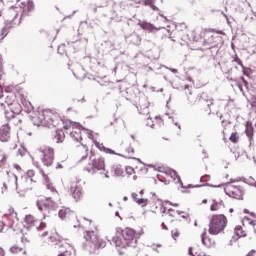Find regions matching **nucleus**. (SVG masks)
<instances>
[{
	"label": "nucleus",
	"instance_id": "f257e3e1",
	"mask_svg": "<svg viewBox=\"0 0 256 256\" xmlns=\"http://www.w3.org/2000/svg\"><path fill=\"white\" fill-rule=\"evenodd\" d=\"M85 243L82 244V249L93 254L99 249H105L107 242L99 237L97 230H88L84 232Z\"/></svg>",
	"mask_w": 256,
	"mask_h": 256
},
{
	"label": "nucleus",
	"instance_id": "f03ea898",
	"mask_svg": "<svg viewBox=\"0 0 256 256\" xmlns=\"http://www.w3.org/2000/svg\"><path fill=\"white\" fill-rule=\"evenodd\" d=\"M112 243L120 249H127V247H137V239H135V230L126 228L121 232H117L116 236L112 238Z\"/></svg>",
	"mask_w": 256,
	"mask_h": 256
},
{
	"label": "nucleus",
	"instance_id": "7ed1b4c3",
	"mask_svg": "<svg viewBox=\"0 0 256 256\" xmlns=\"http://www.w3.org/2000/svg\"><path fill=\"white\" fill-rule=\"evenodd\" d=\"M46 189L52 193L53 197L46 198V202L43 200H38L36 202L39 211H44V217H47V213H51V211L57 209V202H55V200L59 199V192H57V189H55L53 185L46 184Z\"/></svg>",
	"mask_w": 256,
	"mask_h": 256
},
{
	"label": "nucleus",
	"instance_id": "20e7f679",
	"mask_svg": "<svg viewBox=\"0 0 256 256\" xmlns=\"http://www.w3.org/2000/svg\"><path fill=\"white\" fill-rule=\"evenodd\" d=\"M58 121L59 119L57 116L53 115L51 110H42L38 112L37 116L32 117V123L36 125V127H57Z\"/></svg>",
	"mask_w": 256,
	"mask_h": 256
},
{
	"label": "nucleus",
	"instance_id": "39448f33",
	"mask_svg": "<svg viewBox=\"0 0 256 256\" xmlns=\"http://www.w3.org/2000/svg\"><path fill=\"white\" fill-rule=\"evenodd\" d=\"M227 227V217L223 214L213 215L209 223L210 235H219Z\"/></svg>",
	"mask_w": 256,
	"mask_h": 256
},
{
	"label": "nucleus",
	"instance_id": "423d86ee",
	"mask_svg": "<svg viewBox=\"0 0 256 256\" xmlns=\"http://www.w3.org/2000/svg\"><path fill=\"white\" fill-rule=\"evenodd\" d=\"M85 171L91 173V175H95L97 171H105V158L97 157L88 163V166L85 168Z\"/></svg>",
	"mask_w": 256,
	"mask_h": 256
},
{
	"label": "nucleus",
	"instance_id": "0eeeda50",
	"mask_svg": "<svg viewBox=\"0 0 256 256\" xmlns=\"http://www.w3.org/2000/svg\"><path fill=\"white\" fill-rule=\"evenodd\" d=\"M225 194L232 199H238L243 201V195H245V190L241 186H234L229 183H226V188L224 189Z\"/></svg>",
	"mask_w": 256,
	"mask_h": 256
},
{
	"label": "nucleus",
	"instance_id": "6e6552de",
	"mask_svg": "<svg viewBox=\"0 0 256 256\" xmlns=\"http://www.w3.org/2000/svg\"><path fill=\"white\" fill-rule=\"evenodd\" d=\"M39 153H41L42 163L46 167H51V165H53V159L55 156L53 148L47 146L41 147L39 149Z\"/></svg>",
	"mask_w": 256,
	"mask_h": 256
},
{
	"label": "nucleus",
	"instance_id": "1a4fd4ad",
	"mask_svg": "<svg viewBox=\"0 0 256 256\" xmlns=\"http://www.w3.org/2000/svg\"><path fill=\"white\" fill-rule=\"evenodd\" d=\"M188 103L189 105H195L197 101H201L203 105H206V107L209 109L208 115H211V105H213V98L208 97L207 93H202L200 96L198 95L196 98L189 97L188 96Z\"/></svg>",
	"mask_w": 256,
	"mask_h": 256
},
{
	"label": "nucleus",
	"instance_id": "9d476101",
	"mask_svg": "<svg viewBox=\"0 0 256 256\" xmlns=\"http://www.w3.org/2000/svg\"><path fill=\"white\" fill-rule=\"evenodd\" d=\"M21 24V18L18 19L17 22H13V20H6L4 23V27L0 31V41H3L7 35H9V31L15 27V25H20Z\"/></svg>",
	"mask_w": 256,
	"mask_h": 256
},
{
	"label": "nucleus",
	"instance_id": "9b49d317",
	"mask_svg": "<svg viewBox=\"0 0 256 256\" xmlns=\"http://www.w3.org/2000/svg\"><path fill=\"white\" fill-rule=\"evenodd\" d=\"M165 174L171 177L175 183H180L182 189H191L193 186L189 184L188 186L183 185V181L181 180V176L174 169L167 168L165 170Z\"/></svg>",
	"mask_w": 256,
	"mask_h": 256
},
{
	"label": "nucleus",
	"instance_id": "f8f14e48",
	"mask_svg": "<svg viewBox=\"0 0 256 256\" xmlns=\"http://www.w3.org/2000/svg\"><path fill=\"white\" fill-rule=\"evenodd\" d=\"M19 13H21V7L11 6L7 11L6 21H12V23H17V21H19V19H17V17H19Z\"/></svg>",
	"mask_w": 256,
	"mask_h": 256
},
{
	"label": "nucleus",
	"instance_id": "ddd939ff",
	"mask_svg": "<svg viewBox=\"0 0 256 256\" xmlns=\"http://www.w3.org/2000/svg\"><path fill=\"white\" fill-rule=\"evenodd\" d=\"M21 113V105L10 104V110H5V117L8 121H12L14 117H17Z\"/></svg>",
	"mask_w": 256,
	"mask_h": 256
},
{
	"label": "nucleus",
	"instance_id": "4468645a",
	"mask_svg": "<svg viewBox=\"0 0 256 256\" xmlns=\"http://www.w3.org/2000/svg\"><path fill=\"white\" fill-rule=\"evenodd\" d=\"M25 223H27V225H31V227H36L37 231H43V229L47 227V224H45V222L36 221L35 217L31 215H27L25 217Z\"/></svg>",
	"mask_w": 256,
	"mask_h": 256
},
{
	"label": "nucleus",
	"instance_id": "2eb2a0df",
	"mask_svg": "<svg viewBox=\"0 0 256 256\" xmlns=\"http://www.w3.org/2000/svg\"><path fill=\"white\" fill-rule=\"evenodd\" d=\"M11 139V128L9 125H2L0 127V141L7 143Z\"/></svg>",
	"mask_w": 256,
	"mask_h": 256
},
{
	"label": "nucleus",
	"instance_id": "dca6fc26",
	"mask_svg": "<svg viewBox=\"0 0 256 256\" xmlns=\"http://www.w3.org/2000/svg\"><path fill=\"white\" fill-rule=\"evenodd\" d=\"M140 115H149V100L141 98L139 106H136Z\"/></svg>",
	"mask_w": 256,
	"mask_h": 256
},
{
	"label": "nucleus",
	"instance_id": "f3484780",
	"mask_svg": "<svg viewBox=\"0 0 256 256\" xmlns=\"http://www.w3.org/2000/svg\"><path fill=\"white\" fill-rule=\"evenodd\" d=\"M70 192L75 201H79L83 197V188L77 184L71 186Z\"/></svg>",
	"mask_w": 256,
	"mask_h": 256
},
{
	"label": "nucleus",
	"instance_id": "a211bd4d",
	"mask_svg": "<svg viewBox=\"0 0 256 256\" xmlns=\"http://www.w3.org/2000/svg\"><path fill=\"white\" fill-rule=\"evenodd\" d=\"M72 127H76V129H78V131H72L70 133V137H71V139H73V141H76V143H79V141H81V139H83L81 137V129H85V128H83V126H81V124H79V123L72 124Z\"/></svg>",
	"mask_w": 256,
	"mask_h": 256
},
{
	"label": "nucleus",
	"instance_id": "6ab92c4d",
	"mask_svg": "<svg viewBox=\"0 0 256 256\" xmlns=\"http://www.w3.org/2000/svg\"><path fill=\"white\" fill-rule=\"evenodd\" d=\"M137 25L139 27H141V29H143L144 31H149V33H153V31H159V29H161V28L155 27V25H153V24H151V23H149L147 21L139 20Z\"/></svg>",
	"mask_w": 256,
	"mask_h": 256
},
{
	"label": "nucleus",
	"instance_id": "aec40b11",
	"mask_svg": "<svg viewBox=\"0 0 256 256\" xmlns=\"http://www.w3.org/2000/svg\"><path fill=\"white\" fill-rule=\"evenodd\" d=\"M94 145L99 149V151H104V153H107L109 155H118L119 157H123V155L116 153L113 149L107 148L103 145V143H99L97 140H94Z\"/></svg>",
	"mask_w": 256,
	"mask_h": 256
},
{
	"label": "nucleus",
	"instance_id": "412c9836",
	"mask_svg": "<svg viewBox=\"0 0 256 256\" xmlns=\"http://www.w3.org/2000/svg\"><path fill=\"white\" fill-rule=\"evenodd\" d=\"M33 9H35V4H33V1H28L27 6L23 9L20 18L22 19V17H29L31 13H33Z\"/></svg>",
	"mask_w": 256,
	"mask_h": 256
},
{
	"label": "nucleus",
	"instance_id": "4be33fe9",
	"mask_svg": "<svg viewBox=\"0 0 256 256\" xmlns=\"http://www.w3.org/2000/svg\"><path fill=\"white\" fill-rule=\"evenodd\" d=\"M126 39L129 43H132V45H141V36L136 32L130 34Z\"/></svg>",
	"mask_w": 256,
	"mask_h": 256
},
{
	"label": "nucleus",
	"instance_id": "5701e85b",
	"mask_svg": "<svg viewBox=\"0 0 256 256\" xmlns=\"http://www.w3.org/2000/svg\"><path fill=\"white\" fill-rule=\"evenodd\" d=\"M207 235V231H204L201 234V242L202 245H204L205 247H214L215 246V240H211L210 238H208V240L205 239V236Z\"/></svg>",
	"mask_w": 256,
	"mask_h": 256
},
{
	"label": "nucleus",
	"instance_id": "b1692460",
	"mask_svg": "<svg viewBox=\"0 0 256 256\" xmlns=\"http://www.w3.org/2000/svg\"><path fill=\"white\" fill-rule=\"evenodd\" d=\"M234 234L236 235L233 236V239L237 241V239H241V237H245L247 234H245V231H243V228L241 226H236L234 229Z\"/></svg>",
	"mask_w": 256,
	"mask_h": 256
},
{
	"label": "nucleus",
	"instance_id": "393cba45",
	"mask_svg": "<svg viewBox=\"0 0 256 256\" xmlns=\"http://www.w3.org/2000/svg\"><path fill=\"white\" fill-rule=\"evenodd\" d=\"M221 207H225V204L223 203V200H213L212 205L210 206L211 211H219Z\"/></svg>",
	"mask_w": 256,
	"mask_h": 256
},
{
	"label": "nucleus",
	"instance_id": "a878e982",
	"mask_svg": "<svg viewBox=\"0 0 256 256\" xmlns=\"http://www.w3.org/2000/svg\"><path fill=\"white\" fill-rule=\"evenodd\" d=\"M54 140L56 143H63V141H65V132H63V130H57Z\"/></svg>",
	"mask_w": 256,
	"mask_h": 256
},
{
	"label": "nucleus",
	"instance_id": "bb28decb",
	"mask_svg": "<svg viewBox=\"0 0 256 256\" xmlns=\"http://www.w3.org/2000/svg\"><path fill=\"white\" fill-rule=\"evenodd\" d=\"M112 171H114V175H116V177H123V166L120 164L113 165Z\"/></svg>",
	"mask_w": 256,
	"mask_h": 256
},
{
	"label": "nucleus",
	"instance_id": "cd10ccee",
	"mask_svg": "<svg viewBox=\"0 0 256 256\" xmlns=\"http://www.w3.org/2000/svg\"><path fill=\"white\" fill-rule=\"evenodd\" d=\"M69 215H71V210L69 208L60 209L58 212V217L60 219H67Z\"/></svg>",
	"mask_w": 256,
	"mask_h": 256
},
{
	"label": "nucleus",
	"instance_id": "c85d7f7f",
	"mask_svg": "<svg viewBox=\"0 0 256 256\" xmlns=\"http://www.w3.org/2000/svg\"><path fill=\"white\" fill-rule=\"evenodd\" d=\"M220 35H225V32L221 30L216 31V47H219V45H223L224 43L223 37Z\"/></svg>",
	"mask_w": 256,
	"mask_h": 256
},
{
	"label": "nucleus",
	"instance_id": "c756f323",
	"mask_svg": "<svg viewBox=\"0 0 256 256\" xmlns=\"http://www.w3.org/2000/svg\"><path fill=\"white\" fill-rule=\"evenodd\" d=\"M14 181H15V187H16V193L19 194V197H25V193H27V190H19V184L17 182V175L13 174Z\"/></svg>",
	"mask_w": 256,
	"mask_h": 256
},
{
	"label": "nucleus",
	"instance_id": "7c9ffc66",
	"mask_svg": "<svg viewBox=\"0 0 256 256\" xmlns=\"http://www.w3.org/2000/svg\"><path fill=\"white\" fill-rule=\"evenodd\" d=\"M245 133L249 141H253V126H246Z\"/></svg>",
	"mask_w": 256,
	"mask_h": 256
},
{
	"label": "nucleus",
	"instance_id": "2f4dec72",
	"mask_svg": "<svg viewBox=\"0 0 256 256\" xmlns=\"http://www.w3.org/2000/svg\"><path fill=\"white\" fill-rule=\"evenodd\" d=\"M21 119V113L17 114L16 117H14L12 120H10V123H13V125L19 126L20 123H22Z\"/></svg>",
	"mask_w": 256,
	"mask_h": 256
},
{
	"label": "nucleus",
	"instance_id": "473e14b6",
	"mask_svg": "<svg viewBox=\"0 0 256 256\" xmlns=\"http://www.w3.org/2000/svg\"><path fill=\"white\" fill-rule=\"evenodd\" d=\"M35 176V171L28 170L25 176L26 181H33V177Z\"/></svg>",
	"mask_w": 256,
	"mask_h": 256
},
{
	"label": "nucleus",
	"instance_id": "72a5a7b5",
	"mask_svg": "<svg viewBox=\"0 0 256 256\" xmlns=\"http://www.w3.org/2000/svg\"><path fill=\"white\" fill-rule=\"evenodd\" d=\"M136 203L138 205H141L142 207H147L149 200L146 198H140V199L136 200Z\"/></svg>",
	"mask_w": 256,
	"mask_h": 256
},
{
	"label": "nucleus",
	"instance_id": "f704fd0d",
	"mask_svg": "<svg viewBox=\"0 0 256 256\" xmlns=\"http://www.w3.org/2000/svg\"><path fill=\"white\" fill-rule=\"evenodd\" d=\"M21 251H23V248L19 246H12L10 248V253H12L13 255H16L17 253H21Z\"/></svg>",
	"mask_w": 256,
	"mask_h": 256
},
{
	"label": "nucleus",
	"instance_id": "c9c22d12",
	"mask_svg": "<svg viewBox=\"0 0 256 256\" xmlns=\"http://www.w3.org/2000/svg\"><path fill=\"white\" fill-rule=\"evenodd\" d=\"M136 3H139V4H144L145 6H148V5H153V3H155V0H134Z\"/></svg>",
	"mask_w": 256,
	"mask_h": 256
},
{
	"label": "nucleus",
	"instance_id": "e433bc0d",
	"mask_svg": "<svg viewBox=\"0 0 256 256\" xmlns=\"http://www.w3.org/2000/svg\"><path fill=\"white\" fill-rule=\"evenodd\" d=\"M233 61H234L235 63H237V65H240V67H241L242 69H245V66L243 65V61H241V60L237 57V54L235 55Z\"/></svg>",
	"mask_w": 256,
	"mask_h": 256
},
{
	"label": "nucleus",
	"instance_id": "4c0bfd02",
	"mask_svg": "<svg viewBox=\"0 0 256 256\" xmlns=\"http://www.w3.org/2000/svg\"><path fill=\"white\" fill-rule=\"evenodd\" d=\"M229 141H231V143H237V133H232L229 137Z\"/></svg>",
	"mask_w": 256,
	"mask_h": 256
},
{
	"label": "nucleus",
	"instance_id": "58836bf2",
	"mask_svg": "<svg viewBox=\"0 0 256 256\" xmlns=\"http://www.w3.org/2000/svg\"><path fill=\"white\" fill-rule=\"evenodd\" d=\"M243 70H242V73H243V75H245V77H249V75H251V69H249V68H242Z\"/></svg>",
	"mask_w": 256,
	"mask_h": 256
},
{
	"label": "nucleus",
	"instance_id": "ea45409f",
	"mask_svg": "<svg viewBox=\"0 0 256 256\" xmlns=\"http://www.w3.org/2000/svg\"><path fill=\"white\" fill-rule=\"evenodd\" d=\"M247 185H252V186H255V178L254 177H249L248 179H247Z\"/></svg>",
	"mask_w": 256,
	"mask_h": 256
},
{
	"label": "nucleus",
	"instance_id": "a19ab883",
	"mask_svg": "<svg viewBox=\"0 0 256 256\" xmlns=\"http://www.w3.org/2000/svg\"><path fill=\"white\" fill-rule=\"evenodd\" d=\"M133 171H135V170L133 169V167H131V166H127V167H126V173H127V175H133Z\"/></svg>",
	"mask_w": 256,
	"mask_h": 256
},
{
	"label": "nucleus",
	"instance_id": "79ce46f5",
	"mask_svg": "<svg viewBox=\"0 0 256 256\" xmlns=\"http://www.w3.org/2000/svg\"><path fill=\"white\" fill-rule=\"evenodd\" d=\"M97 83L100 84L101 87H107V85H109V81L98 80Z\"/></svg>",
	"mask_w": 256,
	"mask_h": 256
},
{
	"label": "nucleus",
	"instance_id": "37998d69",
	"mask_svg": "<svg viewBox=\"0 0 256 256\" xmlns=\"http://www.w3.org/2000/svg\"><path fill=\"white\" fill-rule=\"evenodd\" d=\"M177 237H179V231L177 230H172V238L174 240H177Z\"/></svg>",
	"mask_w": 256,
	"mask_h": 256
},
{
	"label": "nucleus",
	"instance_id": "c03bdc74",
	"mask_svg": "<svg viewBox=\"0 0 256 256\" xmlns=\"http://www.w3.org/2000/svg\"><path fill=\"white\" fill-rule=\"evenodd\" d=\"M244 219H246V221H249V224L252 225V227H255V225H256V221L255 220H251V218H249L247 216Z\"/></svg>",
	"mask_w": 256,
	"mask_h": 256
},
{
	"label": "nucleus",
	"instance_id": "a18cd8bd",
	"mask_svg": "<svg viewBox=\"0 0 256 256\" xmlns=\"http://www.w3.org/2000/svg\"><path fill=\"white\" fill-rule=\"evenodd\" d=\"M26 107H28L27 108L28 113H31V111H33V105L31 104V102H27Z\"/></svg>",
	"mask_w": 256,
	"mask_h": 256
},
{
	"label": "nucleus",
	"instance_id": "49530a36",
	"mask_svg": "<svg viewBox=\"0 0 256 256\" xmlns=\"http://www.w3.org/2000/svg\"><path fill=\"white\" fill-rule=\"evenodd\" d=\"M240 79H241V81L243 82L244 87H245L246 89H249V82H247V81L245 80V77L242 76Z\"/></svg>",
	"mask_w": 256,
	"mask_h": 256
},
{
	"label": "nucleus",
	"instance_id": "de8ad7c7",
	"mask_svg": "<svg viewBox=\"0 0 256 256\" xmlns=\"http://www.w3.org/2000/svg\"><path fill=\"white\" fill-rule=\"evenodd\" d=\"M238 89H240V91H241V93H242V95H243L244 97H247V94H245V90L243 89V85L238 84Z\"/></svg>",
	"mask_w": 256,
	"mask_h": 256
},
{
	"label": "nucleus",
	"instance_id": "09e8293b",
	"mask_svg": "<svg viewBox=\"0 0 256 256\" xmlns=\"http://www.w3.org/2000/svg\"><path fill=\"white\" fill-rule=\"evenodd\" d=\"M147 7H151L152 11H159V8L155 6L154 4H149Z\"/></svg>",
	"mask_w": 256,
	"mask_h": 256
},
{
	"label": "nucleus",
	"instance_id": "8fccbe9b",
	"mask_svg": "<svg viewBox=\"0 0 256 256\" xmlns=\"http://www.w3.org/2000/svg\"><path fill=\"white\" fill-rule=\"evenodd\" d=\"M58 256H71V252L65 251V252L60 253Z\"/></svg>",
	"mask_w": 256,
	"mask_h": 256
},
{
	"label": "nucleus",
	"instance_id": "3c124183",
	"mask_svg": "<svg viewBox=\"0 0 256 256\" xmlns=\"http://www.w3.org/2000/svg\"><path fill=\"white\" fill-rule=\"evenodd\" d=\"M127 153H135V149L131 146H129L128 148H126Z\"/></svg>",
	"mask_w": 256,
	"mask_h": 256
},
{
	"label": "nucleus",
	"instance_id": "603ef678",
	"mask_svg": "<svg viewBox=\"0 0 256 256\" xmlns=\"http://www.w3.org/2000/svg\"><path fill=\"white\" fill-rule=\"evenodd\" d=\"M132 199L137 203V201H139V199L137 198V193H132Z\"/></svg>",
	"mask_w": 256,
	"mask_h": 256
},
{
	"label": "nucleus",
	"instance_id": "864d4df0",
	"mask_svg": "<svg viewBox=\"0 0 256 256\" xmlns=\"http://www.w3.org/2000/svg\"><path fill=\"white\" fill-rule=\"evenodd\" d=\"M146 125H147V127H151V129H153V127H155V123H153V121L147 122Z\"/></svg>",
	"mask_w": 256,
	"mask_h": 256
},
{
	"label": "nucleus",
	"instance_id": "5fc2aeb1",
	"mask_svg": "<svg viewBox=\"0 0 256 256\" xmlns=\"http://www.w3.org/2000/svg\"><path fill=\"white\" fill-rule=\"evenodd\" d=\"M165 68L171 71V73H178V70L175 68H169V67H165Z\"/></svg>",
	"mask_w": 256,
	"mask_h": 256
},
{
	"label": "nucleus",
	"instance_id": "6e6d98bb",
	"mask_svg": "<svg viewBox=\"0 0 256 256\" xmlns=\"http://www.w3.org/2000/svg\"><path fill=\"white\" fill-rule=\"evenodd\" d=\"M246 256H256V251L251 250Z\"/></svg>",
	"mask_w": 256,
	"mask_h": 256
},
{
	"label": "nucleus",
	"instance_id": "4d7b16f0",
	"mask_svg": "<svg viewBox=\"0 0 256 256\" xmlns=\"http://www.w3.org/2000/svg\"><path fill=\"white\" fill-rule=\"evenodd\" d=\"M207 177H209V175H204V176H202V177L200 178V181H201L202 183H204V181H207Z\"/></svg>",
	"mask_w": 256,
	"mask_h": 256
},
{
	"label": "nucleus",
	"instance_id": "13d9d810",
	"mask_svg": "<svg viewBox=\"0 0 256 256\" xmlns=\"http://www.w3.org/2000/svg\"><path fill=\"white\" fill-rule=\"evenodd\" d=\"M158 171H159L160 173H165V171H167V169H166V168H163V167H158Z\"/></svg>",
	"mask_w": 256,
	"mask_h": 256
},
{
	"label": "nucleus",
	"instance_id": "bf43d9fd",
	"mask_svg": "<svg viewBox=\"0 0 256 256\" xmlns=\"http://www.w3.org/2000/svg\"><path fill=\"white\" fill-rule=\"evenodd\" d=\"M202 153L204 155V159H209V155L207 154V151L202 150Z\"/></svg>",
	"mask_w": 256,
	"mask_h": 256
},
{
	"label": "nucleus",
	"instance_id": "052dcab7",
	"mask_svg": "<svg viewBox=\"0 0 256 256\" xmlns=\"http://www.w3.org/2000/svg\"><path fill=\"white\" fill-rule=\"evenodd\" d=\"M88 139H91L93 142L95 141L93 133H88Z\"/></svg>",
	"mask_w": 256,
	"mask_h": 256
},
{
	"label": "nucleus",
	"instance_id": "680f3d73",
	"mask_svg": "<svg viewBox=\"0 0 256 256\" xmlns=\"http://www.w3.org/2000/svg\"><path fill=\"white\" fill-rule=\"evenodd\" d=\"M229 185H231V183H239V179H230V182H228Z\"/></svg>",
	"mask_w": 256,
	"mask_h": 256
},
{
	"label": "nucleus",
	"instance_id": "e2e57ef3",
	"mask_svg": "<svg viewBox=\"0 0 256 256\" xmlns=\"http://www.w3.org/2000/svg\"><path fill=\"white\" fill-rule=\"evenodd\" d=\"M14 169L21 171V166H19V164H14Z\"/></svg>",
	"mask_w": 256,
	"mask_h": 256
},
{
	"label": "nucleus",
	"instance_id": "0e129e2a",
	"mask_svg": "<svg viewBox=\"0 0 256 256\" xmlns=\"http://www.w3.org/2000/svg\"><path fill=\"white\" fill-rule=\"evenodd\" d=\"M160 210H161V213H167V207L165 206H162Z\"/></svg>",
	"mask_w": 256,
	"mask_h": 256
},
{
	"label": "nucleus",
	"instance_id": "69168bd1",
	"mask_svg": "<svg viewBox=\"0 0 256 256\" xmlns=\"http://www.w3.org/2000/svg\"><path fill=\"white\" fill-rule=\"evenodd\" d=\"M0 256H5V250L2 247H0Z\"/></svg>",
	"mask_w": 256,
	"mask_h": 256
},
{
	"label": "nucleus",
	"instance_id": "338daca9",
	"mask_svg": "<svg viewBox=\"0 0 256 256\" xmlns=\"http://www.w3.org/2000/svg\"><path fill=\"white\" fill-rule=\"evenodd\" d=\"M4 227H5V224L0 221V233H1V231H3Z\"/></svg>",
	"mask_w": 256,
	"mask_h": 256
},
{
	"label": "nucleus",
	"instance_id": "774afa93",
	"mask_svg": "<svg viewBox=\"0 0 256 256\" xmlns=\"http://www.w3.org/2000/svg\"><path fill=\"white\" fill-rule=\"evenodd\" d=\"M239 181H243V183H247V178L245 177L239 178Z\"/></svg>",
	"mask_w": 256,
	"mask_h": 256
}]
</instances>
